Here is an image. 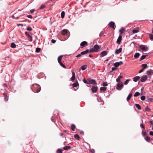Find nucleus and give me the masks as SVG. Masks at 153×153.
I'll return each instance as SVG.
<instances>
[{
	"mask_svg": "<svg viewBox=\"0 0 153 153\" xmlns=\"http://www.w3.org/2000/svg\"><path fill=\"white\" fill-rule=\"evenodd\" d=\"M100 47L97 45H95L94 47L90 50V53L91 52H96L98 51Z\"/></svg>",
	"mask_w": 153,
	"mask_h": 153,
	"instance_id": "1",
	"label": "nucleus"
},
{
	"mask_svg": "<svg viewBox=\"0 0 153 153\" xmlns=\"http://www.w3.org/2000/svg\"><path fill=\"white\" fill-rule=\"evenodd\" d=\"M123 86V84L122 82L118 83L117 85L116 89L118 90H120Z\"/></svg>",
	"mask_w": 153,
	"mask_h": 153,
	"instance_id": "2",
	"label": "nucleus"
},
{
	"mask_svg": "<svg viewBox=\"0 0 153 153\" xmlns=\"http://www.w3.org/2000/svg\"><path fill=\"white\" fill-rule=\"evenodd\" d=\"M139 48L142 51H146L148 50V48L145 45H140Z\"/></svg>",
	"mask_w": 153,
	"mask_h": 153,
	"instance_id": "3",
	"label": "nucleus"
},
{
	"mask_svg": "<svg viewBox=\"0 0 153 153\" xmlns=\"http://www.w3.org/2000/svg\"><path fill=\"white\" fill-rule=\"evenodd\" d=\"M88 84H93L94 85H96L97 84L94 79H88Z\"/></svg>",
	"mask_w": 153,
	"mask_h": 153,
	"instance_id": "4",
	"label": "nucleus"
},
{
	"mask_svg": "<svg viewBox=\"0 0 153 153\" xmlns=\"http://www.w3.org/2000/svg\"><path fill=\"white\" fill-rule=\"evenodd\" d=\"M123 62L121 61L119 62H116L114 64V66L117 68L119 65L123 64Z\"/></svg>",
	"mask_w": 153,
	"mask_h": 153,
	"instance_id": "5",
	"label": "nucleus"
},
{
	"mask_svg": "<svg viewBox=\"0 0 153 153\" xmlns=\"http://www.w3.org/2000/svg\"><path fill=\"white\" fill-rule=\"evenodd\" d=\"M115 23L112 21L110 22L109 24L108 25L109 26L112 28H114L115 27Z\"/></svg>",
	"mask_w": 153,
	"mask_h": 153,
	"instance_id": "6",
	"label": "nucleus"
},
{
	"mask_svg": "<svg viewBox=\"0 0 153 153\" xmlns=\"http://www.w3.org/2000/svg\"><path fill=\"white\" fill-rule=\"evenodd\" d=\"M147 76L146 75H144L142 76L140 79V81L141 82H145L147 80Z\"/></svg>",
	"mask_w": 153,
	"mask_h": 153,
	"instance_id": "7",
	"label": "nucleus"
},
{
	"mask_svg": "<svg viewBox=\"0 0 153 153\" xmlns=\"http://www.w3.org/2000/svg\"><path fill=\"white\" fill-rule=\"evenodd\" d=\"M146 74L150 76H151L153 74V70L150 69L146 71Z\"/></svg>",
	"mask_w": 153,
	"mask_h": 153,
	"instance_id": "8",
	"label": "nucleus"
},
{
	"mask_svg": "<svg viewBox=\"0 0 153 153\" xmlns=\"http://www.w3.org/2000/svg\"><path fill=\"white\" fill-rule=\"evenodd\" d=\"M140 29L138 27H136L132 31L133 34H135L139 32Z\"/></svg>",
	"mask_w": 153,
	"mask_h": 153,
	"instance_id": "9",
	"label": "nucleus"
},
{
	"mask_svg": "<svg viewBox=\"0 0 153 153\" xmlns=\"http://www.w3.org/2000/svg\"><path fill=\"white\" fill-rule=\"evenodd\" d=\"M91 90L94 93L96 92L97 91V87L93 86L91 88Z\"/></svg>",
	"mask_w": 153,
	"mask_h": 153,
	"instance_id": "10",
	"label": "nucleus"
},
{
	"mask_svg": "<svg viewBox=\"0 0 153 153\" xmlns=\"http://www.w3.org/2000/svg\"><path fill=\"white\" fill-rule=\"evenodd\" d=\"M107 54V52L106 51H103L100 53V56L102 57H103Z\"/></svg>",
	"mask_w": 153,
	"mask_h": 153,
	"instance_id": "11",
	"label": "nucleus"
},
{
	"mask_svg": "<svg viewBox=\"0 0 153 153\" xmlns=\"http://www.w3.org/2000/svg\"><path fill=\"white\" fill-rule=\"evenodd\" d=\"M122 50V48H120L118 49H117L116 50L115 53L116 54H117L120 53V52H121Z\"/></svg>",
	"mask_w": 153,
	"mask_h": 153,
	"instance_id": "12",
	"label": "nucleus"
},
{
	"mask_svg": "<svg viewBox=\"0 0 153 153\" xmlns=\"http://www.w3.org/2000/svg\"><path fill=\"white\" fill-rule=\"evenodd\" d=\"M140 76H137L134 77L133 78V80L134 82H136L138 80L140 79Z\"/></svg>",
	"mask_w": 153,
	"mask_h": 153,
	"instance_id": "13",
	"label": "nucleus"
},
{
	"mask_svg": "<svg viewBox=\"0 0 153 153\" xmlns=\"http://www.w3.org/2000/svg\"><path fill=\"white\" fill-rule=\"evenodd\" d=\"M67 33L68 30L67 29H64L62 31V34L63 35L66 34Z\"/></svg>",
	"mask_w": 153,
	"mask_h": 153,
	"instance_id": "14",
	"label": "nucleus"
},
{
	"mask_svg": "<svg viewBox=\"0 0 153 153\" xmlns=\"http://www.w3.org/2000/svg\"><path fill=\"white\" fill-rule=\"evenodd\" d=\"M87 44V43L86 42L84 41L81 43L80 45L81 46H82V48H83Z\"/></svg>",
	"mask_w": 153,
	"mask_h": 153,
	"instance_id": "15",
	"label": "nucleus"
},
{
	"mask_svg": "<svg viewBox=\"0 0 153 153\" xmlns=\"http://www.w3.org/2000/svg\"><path fill=\"white\" fill-rule=\"evenodd\" d=\"M88 52H90V50H89L88 49H87L85 51L82 52L81 53V55H84L87 53Z\"/></svg>",
	"mask_w": 153,
	"mask_h": 153,
	"instance_id": "16",
	"label": "nucleus"
},
{
	"mask_svg": "<svg viewBox=\"0 0 153 153\" xmlns=\"http://www.w3.org/2000/svg\"><path fill=\"white\" fill-rule=\"evenodd\" d=\"M72 76L71 78L72 80L73 81L75 79V74L74 72H72Z\"/></svg>",
	"mask_w": 153,
	"mask_h": 153,
	"instance_id": "17",
	"label": "nucleus"
},
{
	"mask_svg": "<svg viewBox=\"0 0 153 153\" xmlns=\"http://www.w3.org/2000/svg\"><path fill=\"white\" fill-rule=\"evenodd\" d=\"M145 140L148 142H149L150 141V138L149 136H147L145 138Z\"/></svg>",
	"mask_w": 153,
	"mask_h": 153,
	"instance_id": "18",
	"label": "nucleus"
},
{
	"mask_svg": "<svg viewBox=\"0 0 153 153\" xmlns=\"http://www.w3.org/2000/svg\"><path fill=\"white\" fill-rule=\"evenodd\" d=\"M71 148V146H66L65 147H64L63 148V149L64 150H67Z\"/></svg>",
	"mask_w": 153,
	"mask_h": 153,
	"instance_id": "19",
	"label": "nucleus"
},
{
	"mask_svg": "<svg viewBox=\"0 0 153 153\" xmlns=\"http://www.w3.org/2000/svg\"><path fill=\"white\" fill-rule=\"evenodd\" d=\"M140 55V53H135V54H134V58H138V57Z\"/></svg>",
	"mask_w": 153,
	"mask_h": 153,
	"instance_id": "20",
	"label": "nucleus"
},
{
	"mask_svg": "<svg viewBox=\"0 0 153 153\" xmlns=\"http://www.w3.org/2000/svg\"><path fill=\"white\" fill-rule=\"evenodd\" d=\"M79 85V83L78 82H75L73 84V87L74 88L76 87L77 86Z\"/></svg>",
	"mask_w": 153,
	"mask_h": 153,
	"instance_id": "21",
	"label": "nucleus"
},
{
	"mask_svg": "<svg viewBox=\"0 0 153 153\" xmlns=\"http://www.w3.org/2000/svg\"><path fill=\"white\" fill-rule=\"evenodd\" d=\"M142 67L144 69H145L148 68L147 65L146 64H143L142 65H141Z\"/></svg>",
	"mask_w": 153,
	"mask_h": 153,
	"instance_id": "22",
	"label": "nucleus"
},
{
	"mask_svg": "<svg viewBox=\"0 0 153 153\" xmlns=\"http://www.w3.org/2000/svg\"><path fill=\"white\" fill-rule=\"evenodd\" d=\"M132 95V93H130L127 98V101H128L130 99Z\"/></svg>",
	"mask_w": 153,
	"mask_h": 153,
	"instance_id": "23",
	"label": "nucleus"
},
{
	"mask_svg": "<svg viewBox=\"0 0 153 153\" xmlns=\"http://www.w3.org/2000/svg\"><path fill=\"white\" fill-rule=\"evenodd\" d=\"M107 88L104 87H102L100 88V90L101 91H105L106 90Z\"/></svg>",
	"mask_w": 153,
	"mask_h": 153,
	"instance_id": "24",
	"label": "nucleus"
},
{
	"mask_svg": "<svg viewBox=\"0 0 153 153\" xmlns=\"http://www.w3.org/2000/svg\"><path fill=\"white\" fill-rule=\"evenodd\" d=\"M62 55H60L59 56L58 58V62H59L61 61V60L62 59V58L63 57Z\"/></svg>",
	"mask_w": 153,
	"mask_h": 153,
	"instance_id": "25",
	"label": "nucleus"
},
{
	"mask_svg": "<svg viewBox=\"0 0 153 153\" xmlns=\"http://www.w3.org/2000/svg\"><path fill=\"white\" fill-rule=\"evenodd\" d=\"M135 105L136 107L139 109V110H140L141 109V107L138 104H135Z\"/></svg>",
	"mask_w": 153,
	"mask_h": 153,
	"instance_id": "26",
	"label": "nucleus"
},
{
	"mask_svg": "<svg viewBox=\"0 0 153 153\" xmlns=\"http://www.w3.org/2000/svg\"><path fill=\"white\" fill-rule=\"evenodd\" d=\"M10 46L12 48H14L16 47V45L14 43L12 42Z\"/></svg>",
	"mask_w": 153,
	"mask_h": 153,
	"instance_id": "27",
	"label": "nucleus"
},
{
	"mask_svg": "<svg viewBox=\"0 0 153 153\" xmlns=\"http://www.w3.org/2000/svg\"><path fill=\"white\" fill-rule=\"evenodd\" d=\"M87 67V66L86 65H84L83 66H82L81 67V68L82 70H85Z\"/></svg>",
	"mask_w": 153,
	"mask_h": 153,
	"instance_id": "28",
	"label": "nucleus"
},
{
	"mask_svg": "<svg viewBox=\"0 0 153 153\" xmlns=\"http://www.w3.org/2000/svg\"><path fill=\"white\" fill-rule=\"evenodd\" d=\"M4 95L5 100V101H8V97L4 93Z\"/></svg>",
	"mask_w": 153,
	"mask_h": 153,
	"instance_id": "29",
	"label": "nucleus"
},
{
	"mask_svg": "<svg viewBox=\"0 0 153 153\" xmlns=\"http://www.w3.org/2000/svg\"><path fill=\"white\" fill-rule=\"evenodd\" d=\"M71 129L73 131H74V129L76 127L75 125L74 124H73L71 125Z\"/></svg>",
	"mask_w": 153,
	"mask_h": 153,
	"instance_id": "30",
	"label": "nucleus"
},
{
	"mask_svg": "<svg viewBox=\"0 0 153 153\" xmlns=\"http://www.w3.org/2000/svg\"><path fill=\"white\" fill-rule=\"evenodd\" d=\"M146 55H143L140 59L139 61H141V60L145 59L146 58Z\"/></svg>",
	"mask_w": 153,
	"mask_h": 153,
	"instance_id": "31",
	"label": "nucleus"
},
{
	"mask_svg": "<svg viewBox=\"0 0 153 153\" xmlns=\"http://www.w3.org/2000/svg\"><path fill=\"white\" fill-rule=\"evenodd\" d=\"M58 63L63 68H66V66L61 61L59 62H58Z\"/></svg>",
	"mask_w": 153,
	"mask_h": 153,
	"instance_id": "32",
	"label": "nucleus"
},
{
	"mask_svg": "<svg viewBox=\"0 0 153 153\" xmlns=\"http://www.w3.org/2000/svg\"><path fill=\"white\" fill-rule=\"evenodd\" d=\"M124 31V29L123 28H122L121 29H120V31H119L120 34H122L123 33Z\"/></svg>",
	"mask_w": 153,
	"mask_h": 153,
	"instance_id": "33",
	"label": "nucleus"
},
{
	"mask_svg": "<svg viewBox=\"0 0 153 153\" xmlns=\"http://www.w3.org/2000/svg\"><path fill=\"white\" fill-rule=\"evenodd\" d=\"M65 15V12L64 11H62L61 13V16L62 18H63Z\"/></svg>",
	"mask_w": 153,
	"mask_h": 153,
	"instance_id": "34",
	"label": "nucleus"
},
{
	"mask_svg": "<svg viewBox=\"0 0 153 153\" xmlns=\"http://www.w3.org/2000/svg\"><path fill=\"white\" fill-rule=\"evenodd\" d=\"M74 137L76 139H77L78 140L79 139V138H80L79 135L78 134H76L74 135Z\"/></svg>",
	"mask_w": 153,
	"mask_h": 153,
	"instance_id": "35",
	"label": "nucleus"
},
{
	"mask_svg": "<svg viewBox=\"0 0 153 153\" xmlns=\"http://www.w3.org/2000/svg\"><path fill=\"white\" fill-rule=\"evenodd\" d=\"M147 99L148 100V101L149 102H150L153 101V98H147Z\"/></svg>",
	"mask_w": 153,
	"mask_h": 153,
	"instance_id": "36",
	"label": "nucleus"
},
{
	"mask_svg": "<svg viewBox=\"0 0 153 153\" xmlns=\"http://www.w3.org/2000/svg\"><path fill=\"white\" fill-rule=\"evenodd\" d=\"M26 29L29 31H31L32 30V28L30 26H28Z\"/></svg>",
	"mask_w": 153,
	"mask_h": 153,
	"instance_id": "37",
	"label": "nucleus"
},
{
	"mask_svg": "<svg viewBox=\"0 0 153 153\" xmlns=\"http://www.w3.org/2000/svg\"><path fill=\"white\" fill-rule=\"evenodd\" d=\"M122 39H117V43L120 44L121 42Z\"/></svg>",
	"mask_w": 153,
	"mask_h": 153,
	"instance_id": "38",
	"label": "nucleus"
},
{
	"mask_svg": "<svg viewBox=\"0 0 153 153\" xmlns=\"http://www.w3.org/2000/svg\"><path fill=\"white\" fill-rule=\"evenodd\" d=\"M140 94V93L139 92H137L135 93L134 94V97H137Z\"/></svg>",
	"mask_w": 153,
	"mask_h": 153,
	"instance_id": "39",
	"label": "nucleus"
},
{
	"mask_svg": "<svg viewBox=\"0 0 153 153\" xmlns=\"http://www.w3.org/2000/svg\"><path fill=\"white\" fill-rule=\"evenodd\" d=\"M83 81L85 83L88 84V79H87V80H86V79H83Z\"/></svg>",
	"mask_w": 153,
	"mask_h": 153,
	"instance_id": "40",
	"label": "nucleus"
},
{
	"mask_svg": "<svg viewBox=\"0 0 153 153\" xmlns=\"http://www.w3.org/2000/svg\"><path fill=\"white\" fill-rule=\"evenodd\" d=\"M62 150L61 149H58L56 152V153H62Z\"/></svg>",
	"mask_w": 153,
	"mask_h": 153,
	"instance_id": "41",
	"label": "nucleus"
},
{
	"mask_svg": "<svg viewBox=\"0 0 153 153\" xmlns=\"http://www.w3.org/2000/svg\"><path fill=\"white\" fill-rule=\"evenodd\" d=\"M40 48H37L36 49V52H37V53H38V52H40Z\"/></svg>",
	"mask_w": 153,
	"mask_h": 153,
	"instance_id": "42",
	"label": "nucleus"
},
{
	"mask_svg": "<svg viewBox=\"0 0 153 153\" xmlns=\"http://www.w3.org/2000/svg\"><path fill=\"white\" fill-rule=\"evenodd\" d=\"M140 98L141 100L143 101L145 100L146 97L145 96H143L141 97Z\"/></svg>",
	"mask_w": 153,
	"mask_h": 153,
	"instance_id": "43",
	"label": "nucleus"
},
{
	"mask_svg": "<svg viewBox=\"0 0 153 153\" xmlns=\"http://www.w3.org/2000/svg\"><path fill=\"white\" fill-rule=\"evenodd\" d=\"M90 152L91 153H95V150L93 149H91Z\"/></svg>",
	"mask_w": 153,
	"mask_h": 153,
	"instance_id": "44",
	"label": "nucleus"
},
{
	"mask_svg": "<svg viewBox=\"0 0 153 153\" xmlns=\"http://www.w3.org/2000/svg\"><path fill=\"white\" fill-rule=\"evenodd\" d=\"M102 85L104 86H107L108 85V84L107 82H104L103 83Z\"/></svg>",
	"mask_w": 153,
	"mask_h": 153,
	"instance_id": "45",
	"label": "nucleus"
},
{
	"mask_svg": "<svg viewBox=\"0 0 153 153\" xmlns=\"http://www.w3.org/2000/svg\"><path fill=\"white\" fill-rule=\"evenodd\" d=\"M142 133L144 136H146L147 134V133L146 131L142 132Z\"/></svg>",
	"mask_w": 153,
	"mask_h": 153,
	"instance_id": "46",
	"label": "nucleus"
},
{
	"mask_svg": "<svg viewBox=\"0 0 153 153\" xmlns=\"http://www.w3.org/2000/svg\"><path fill=\"white\" fill-rule=\"evenodd\" d=\"M27 16L29 18H30V19H32L33 18V16H32L30 15H27Z\"/></svg>",
	"mask_w": 153,
	"mask_h": 153,
	"instance_id": "47",
	"label": "nucleus"
},
{
	"mask_svg": "<svg viewBox=\"0 0 153 153\" xmlns=\"http://www.w3.org/2000/svg\"><path fill=\"white\" fill-rule=\"evenodd\" d=\"M145 110L147 111H149L150 110V109L148 107H147L145 108Z\"/></svg>",
	"mask_w": 153,
	"mask_h": 153,
	"instance_id": "48",
	"label": "nucleus"
},
{
	"mask_svg": "<svg viewBox=\"0 0 153 153\" xmlns=\"http://www.w3.org/2000/svg\"><path fill=\"white\" fill-rule=\"evenodd\" d=\"M25 34L26 36L28 37H29V36H30V35H29V34L27 32H25Z\"/></svg>",
	"mask_w": 153,
	"mask_h": 153,
	"instance_id": "49",
	"label": "nucleus"
},
{
	"mask_svg": "<svg viewBox=\"0 0 153 153\" xmlns=\"http://www.w3.org/2000/svg\"><path fill=\"white\" fill-rule=\"evenodd\" d=\"M129 81V79H128L125 81L124 82V84L125 85H127L128 83V82Z\"/></svg>",
	"mask_w": 153,
	"mask_h": 153,
	"instance_id": "50",
	"label": "nucleus"
},
{
	"mask_svg": "<svg viewBox=\"0 0 153 153\" xmlns=\"http://www.w3.org/2000/svg\"><path fill=\"white\" fill-rule=\"evenodd\" d=\"M117 69V67H112V71H114V70H116Z\"/></svg>",
	"mask_w": 153,
	"mask_h": 153,
	"instance_id": "51",
	"label": "nucleus"
},
{
	"mask_svg": "<svg viewBox=\"0 0 153 153\" xmlns=\"http://www.w3.org/2000/svg\"><path fill=\"white\" fill-rule=\"evenodd\" d=\"M40 90H41V88H39L36 90V92L37 93L39 92L40 91Z\"/></svg>",
	"mask_w": 153,
	"mask_h": 153,
	"instance_id": "52",
	"label": "nucleus"
},
{
	"mask_svg": "<svg viewBox=\"0 0 153 153\" xmlns=\"http://www.w3.org/2000/svg\"><path fill=\"white\" fill-rule=\"evenodd\" d=\"M116 81L119 83L120 82H121L120 81V79L118 78L116 79Z\"/></svg>",
	"mask_w": 153,
	"mask_h": 153,
	"instance_id": "53",
	"label": "nucleus"
},
{
	"mask_svg": "<svg viewBox=\"0 0 153 153\" xmlns=\"http://www.w3.org/2000/svg\"><path fill=\"white\" fill-rule=\"evenodd\" d=\"M45 6L43 5H42L40 7V9H43L44 8H45Z\"/></svg>",
	"mask_w": 153,
	"mask_h": 153,
	"instance_id": "54",
	"label": "nucleus"
},
{
	"mask_svg": "<svg viewBox=\"0 0 153 153\" xmlns=\"http://www.w3.org/2000/svg\"><path fill=\"white\" fill-rule=\"evenodd\" d=\"M140 126L141 127L143 128L144 130L145 129V128L144 126V125L142 124H141L140 125Z\"/></svg>",
	"mask_w": 153,
	"mask_h": 153,
	"instance_id": "55",
	"label": "nucleus"
},
{
	"mask_svg": "<svg viewBox=\"0 0 153 153\" xmlns=\"http://www.w3.org/2000/svg\"><path fill=\"white\" fill-rule=\"evenodd\" d=\"M35 11V9H33L30 10V12L32 13Z\"/></svg>",
	"mask_w": 153,
	"mask_h": 153,
	"instance_id": "56",
	"label": "nucleus"
},
{
	"mask_svg": "<svg viewBox=\"0 0 153 153\" xmlns=\"http://www.w3.org/2000/svg\"><path fill=\"white\" fill-rule=\"evenodd\" d=\"M144 71V69L142 68L139 72V73H141L143 72Z\"/></svg>",
	"mask_w": 153,
	"mask_h": 153,
	"instance_id": "57",
	"label": "nucleus"
},
{
	"mask_svg": "<svg viewBox=\"0 0 153 153\" xmlns=\"http://www.w3.org/2000/svg\"><path fill=\"white\" fill-rule=\"evenodd\" d=\"M149 134L152 136H153V131H151L149 132Z\"/></svg>",
	"mask_w": 153,
	"mask_h": 153,
	"instance_id": "58",
	"label": "nucleus"
},
{
	"mask_svg": "<svg viewBox=\"0 0 153 153\" xmlns=\"http://www.w3.org/2000/svg\"><path fill=\"white\" fill-rule=\"evenodd\" d=\"M149 38L150 39L153 38V35L152 34L149 35Z\"/></svg>",
	"mask_w": 153,
	"mask_h": 153,
	"instance_id": "59",
	"label": "nucleus"
},
{
	"mask_svg": "<svg viewBox=\"0 0 153 153\" xmlns=\"http://www.w3.org/2000/svg\"><path fill=\"white\" fill-rule=\"evenodd\" d=\"M81 53H80V54H79L77 56H76V57H77V58L80 57L81 56Z\"/></svg>",
	"mask_w": 153,
	"mask_h": 153,
	"instance_id": "60",
	"label": "nucleus"
},
{
	"mask_svg": "<svg viewBox=\"0 0 153 153\" xmlns=\"http://www.w3.org/2000/svg\"><path fill=\"white\" fill-rule=\"evenodd\" d=\"M56 40H55L53 39H52L51 40V42L53 43H54L56 42Z\"/></svg>",
	"mask_w": 153,
	"mask_h": 153,
	"instance_id": "61",
	"label": "nucleus"
},
{
	"mask_svg": "<svg viewBox=\"0 0 153 153\" xmlns=\"http://www.w3.org/2000/svg\"><path fill=\"white\" fill-rule=\"evenodd\" d=\"M80 133L81 134L83 135L84 134V133L83 131H81L80 132Z\"/></svg>",
	"mask_w": 153,
	"mask_h": 153,
	"instance_id": "62",
	"label": "nucleus"
},
{
	"mask_svg": "<svg viewBox=\"0 0 153 153\" xmlns=\"http://www.w3.org/2000/svg\"><path fill=\"white\" fill-rule=\"evenodd\" d=\"M118 38H122L121 34H120Z\"/></svg>",
	"mask_w": 153,
	"mask_h": 153,
	"instance_id": "63",
	"label": "nucleus"
},
{
	"mask_svg": "<svg viewBox=\"0 0 153 153\" xmlns=\"http://www.w3.org/2000/svg\"><path fill=\"white\" fill-rule=\"evenodd\" d=\"M123 78V76H119V77H118V78H119V79H120L122 78Z\"/></svg>",
	"mask_w": 153,
	"mask_h": 153,
	"instance_id": "64",
	"label": "nucleus"
}]
</instances>
